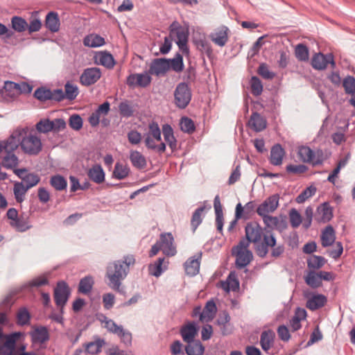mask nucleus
<instances>
[{
  "label": "nucleus",
  "mask_w": 355,
  "mask_h": 355,
  "mask_svg": "<svg viewBox=\"0 0 355 355\" xmlns=\"http://www.w3.org/2000/svg\"><path fill=\"white\" fill-rule=\"evenodd\" d=\"M133 256L128 255L123 260H116L110 262L106 268L105 277L108 279L107 285L112 289L120 292L122 281L127 277L130 266L135 264Z\"/></svg>",
  "instance_id": "obj_1"
},
{
  "label": "nucleus",
  "mask_w": 355,
  "mask_h": 355,
  "mask_svg": "<svg viewBox=\"0 0 355 355\" xmlns=\"http://www.w3.org/2000/svg\"><path fill=\"white\" fill-rule=\"evenodd\" d=\"M269 248L271 249V257H279L285 250L283 244L277 243L275 234L270 231H266L263 235V240L261 243L255 246L257 254L261 258L266 257Z\"/></svg>",
  "instance_id": "obj_2"
},
{
  "label": "nucleus",
  "mask_w": 355,
  "mask_h": 355,
  "mask_svg": "<svg viewBox=\"0 0 355 355\" xmlns=\"http://www.w3.org/2000/svg\"><path fill=\"white\" fill-rule=\"evenodd\" d=\"M146 146L159 154L166 150V144L162 142L161 130L157 123L152 121L148 124V132L144 135Z\"/></svg>",
  "instance_id": "obj_3"
},
{
  "label": "nucleus",
  "mask_w": 355,
  "mask_h": 355,
  "mask_svg": "<svg viewBox=\"0 0 355 355\" xmlns=\"http://www.w3.org/2000/svg\"><path fill=\"white\" fill-rule=\"evenodd\" d=\"M20 147L23 152L29 155H37L42 149V144L39 137L29 134L23 135L21 141Z\"/></svg>",
  "instance_id": "obj_4"
},
{
  "label": "nucleus",
  "mask_w": 355,
  "mask_h": 355,
  "mask_svg": "<svg viewBox=\"0 0 355 355\" xmlns=\"http://www.w3.org/2000/svg\"><path fill=\"white\" fill-rule=\"evenodd\" d=\"M191 91L186 83H179L174 91V103L180 108L184 109L191 100Z\"/></svg>",
  "instance_id": "obj_5"
},
{
  "label": "nucleus",
  "mask_w": 355,
  "mask_h": 355,
  "mask_svg": "<svg viewBox=\"0 0 355 355\" xmlns=\"http://www.w3.org/2000/svg\"><path fill=\"white\" fill-rule=\"evenodd\" d=\"M298 155L304 163L313 166L321 165L323 162V153L321 150H313L309 146H302L298 148Z\"/></svg>",
  "instance_id": "obj_6"
},
{
  "label": "nucleus",
  "mask_w": 355,
  "mask_h": 355,
  "mask_svg": "<svg viewBox=\"0 0 355 355\" xmlns=\"http://www.w3.org/2000/svg\"><path fill=\"white\" fill-rule=\"evenodd\" d=\"M70 293V289L66 282L63 281L58 282L54 289V300L57 306L60 308L61 312L68 301Z\"/></svg>",
  "instance_id": "obj_7"
},
{
  "label": "nucleus",
  "mask_w": 355,
  "mask_h": 355,
  "mask_svg": "<svg viewBox=\"0 0 355 355\" xmlns=\"http://www.w3.org/2000/svg\"><path fill=\"white\" fill-rule=\"evenodd\" d=\"M104 327L109 332L117 335L125 344L131 343V333L128 330L124 329L121 325L116 324L114 320L110 319L106 321Z\"/></svg>",
  "instance_id": "obj_8"
},
{
  "label": "nucleus",
  "mask_w": 355,
  "mask_h": 355,
  "mask_svg": "<svg viewBox=\"0 0 355 355\" xmlns=\"http://www.w3.org/2000/svg\"><path fill=\"white\" fill-rule=\"evenodd\" d=\"M26 134L24 128H18L12 132L7 140L3 141L4 153H14L20 146L21 139Z\"/></svg>",
  "instance_id": "obj_9"
},
{
  "label": "nucleus",
  "mask_w": 355,
  "mask_h": 355,
  "mask_svg": "<svg viewBox=\"0 0 355 355\" xmlns=\"http://www.w3.org/2000/svg\"><path fill=\"white\" fill-rule=\"evenodd\" d=\"M246 238L254 243L256 246L261 243V238H263L262 227L256 222L248 223L245 228Z\"/></svg>",
  "instance_id": "obj_10"
},
{
  "label": "nucleus",
  "mask_w": 355,
  "mask_h": 355,
  "mask_svg": "<svg viewBox=\"0 0 355 355\" xmlns=\"http://www.w3.org/2000/svg\"><path fill=\"white\" fill-rule=\"evenodd\" d=\"M101 71L98 67L87 68L80 76V83L85 87L91 86L101 78Z\"/></svg>",
  "instance_id": "obj_11"
},
{
  "label": "nucleus",
  "mask_w": 355,
  "mask_h": 355,
  "mask_svg": "<svg viewBox=\"0 0 355 355\" xmlns=\"http://www.w3.org/2000/svg\"><path fill=\"white\" fill-rule=\"evenodd\" d=\"M328 64H330L334 68L336 63L334 60V55L331 53L323 54L318 53L315 54L311 60V65L313 69L317 70H324L327 68Z\"/></svg>",
  "instance_id": "obj_12"
},
{
  "label": "nucleus",
  "mask_w": 355,
  "mask_h": 355,
  "mask_svg": "<svg viewBox=\"0 0 355 355\" xmlns=\"http://www.w3.org/2000/svg\"><path fill=\"white\" fill-rule=\"evenodd\" d=\"M279 196L273 194L267 198L257 209L258 215L268 214L275 211L279 206Z\"/></svg>",
  "instance_id": "obj_13"
},
{
  "label": "nucleus",
  "mask_w": 355,
  "mask_h": 355,
  "mask_svg": "<svg viewBox=\"0 0 355 355\" xmlns=\"http://www.w3.org/2000/svg\"><path fill=\"white\" fill-rule=\"evenodd\" d=\"M170 69V64L166 58H155L150 65L148 73L156 76H164Z\"/></svg>",
  "instance_id": "obj_14"
},
{
  "label": "nucleus",
  "mask_w": 355,
  "mask_h": 355,
  "mask_svg": "<svg viewBox=\"0 0 355 355\" xmlns=\"http://www.w3.org/2000/svg\"><path fill=\"white\" fill-rule=\"evenodd\" d=\"M193 42L197 49L202 55L205 54L208 58H211L213 53L212 47L211 44L207 40L205 34H195L193 38Z\"/></svg>",
  "instance_id": "obj_15"
},
{
  "label": "nucleus",
  "mask_w": 355,
  "mask_h": 355,
  "mask_svg": "<svg viewBox=\"0 0 355 355\" xmlns=\"http://www.w3.org/2000/svg\"><path fill=\"white\" fill-rule=\"evenodd\" d=\"M162 250L166 256H174L177 251L174 245V238L171 233H164L160 235L159 241Z\"/></svg>",
  "instance_id": "obj_16"
},
{
  "label": "nucleus",
  "mask_w": 355,
  "mask_h": 355,
  "mask_svg": "<svg viewBox=\"0 0 355 355\" xmlns=\"http://www.w3.org/2000/svg\"><path fill=\"white\" fill-rule=\"evenodd\" d=\"M30 336L32 343L34 344H44L50 338L49 330L44 326L33 327V330L30 332Z\"/></svg>",
  "instance_id": "obj_17"
},
{
  "label": "nucleus",
  "mask_w": 355,
  "mask_h": 355,
  "mask_svg": "<svg viewBox=\"0 0 355 355\" xmlns=\"http://www.w3.org/2000/svg\"><path fill=\"white\" fill-rule=\"evenodd\" d=\"M151 77L148 72L130 75L127 78V84L130 87H146L150 84Z\"/></svg>",
  "instance_id": "obj_18"
},
{
  "label": "nucleus",
  "mask_w": 355,
  "mask_h": 355,
  "mask_svg": "<svg viewBox=\"0 0 355 355\" xmlns=\"http://www.w3.org/2000/svg\"><path fill=\"white\" fill-rule=\"evenodd\" d=\"M259 216L262 217L266 226L271 230L275 229L282 232L287 227V222L286 219H280L277 216H272L268 214Z\"/></svg>",
  "instance_id": "obj_19"
},
{
  "label": "nucleus",
  "mask_w": 355,
  "mask_h": 355,
  "mask_svg": "<svg viewBox=\"0 0 355 355\" xmlns=\"http://www.w3.org/2000/svg\"><path fill=\"white\" fill-rule=\"evenodd\" d=\"M333 217L332 208L328 202H324L317 208L315 220L319 223H327Z\"/></svg>",
  "instance_id": "obj_20"
},
{
  "label": "nucleus",
  "mask_w": 355,
  "mask_h": 355,
  "mask_svg": "<svg viewBox=\"0 0 355 355\" xmlns=\"http://www.w3.org/2000/svg\"><path fill=\"white\" fill-rule=\"evenodd\" d=\"M176 36L177 40L176 44L178 46L180 50L184 54H189V49L187 46L189 39V31L186 28H180L176 33L173 34Z\"/></svg>",
  "instance_id": "obj_21"
},
{
  "label": "nucleus",
  "mask_w": 355,
  "mask_h": 355,
  "mask_svg": "<svg viewBox=\"0 0 355 355\" xmlns=\"http://www.w3.org/2000/svg\"><path fill=\"white\" fill-rule=\"evenodd\" d=\"M306 297L307 298L306 306L311 311L323 307L327 302L326 296L322 294H313L310 297L306 295Z\"/></svg>",
  "instance_id": "obj_22"
},
{
  "label": "nucleus",
  "mask_w": 355,
  "mask_h": 355,
  "mask_svg": "<svg viewBox=\"0 0 355 355\" xmlns=\"http://www.w3.org/2000/svg\"><path fill=\"white\" fill-rule=\"evenodd\" d=\"M228 28L221 26L209 35L211 41L219 46H224L228 41Z\"/></svg>",
  "instance_id": "obj_23"
},
{
  "label": "nucleus",
  "mask_w": 355,
  "mask_h": 355,
  "mask_svg": "<svg viewBox=\"0 0 355 355\" xmlns=\"http://www.w3.org/2000/svg\"><path fill=\"white\" fill-rule=\"evenodd\" d=\"M180 334L185 343H191L198 335V327L194 322H189L181 327Z\"/></svg>",
  "instance_id": "obj_24"
},
{
  "label": "nucleus",
  "mask_w": 355,
  "mask_h": 355,
  "mask_svg": "<svg viewBox=\"0 0 355 355\" xmlns=\"http://www.w3.org/2000/svg\"><path fill=\"white\" fill-rule=\"evenodd\" d=\"M202 253L198 255L190 257L184 263V269L187 275L193 277L199 272L200 269V259H201Z\"/></svg>",
  "instance_id": "obj_25"
},
{
  "label": "nucleus",
  "mask_w": 355,
  "mask_h": 355,
  "mask_svg": "<svg viewBox=\"0 0 355 355\" xmlns=\"http://www.w3.org/2000/svg\"><path fill=\"white\" fill-rule=\"evenodd\" d=\"M267 121L257 112H253L248 121L249 127L255 132H261L266 128Z\"/></svg>",
  "instance_id": "obj_26"
},
{
  "label": "nucleus",
  "mask_w": 355,
  "mask_h": 355,
  "mask_svg": "<svg viewBox=\"0 0 355 355\" xmlns=\"http://www.w3.org/2000/svg\"><path fill=\"white\" fill-rule=\"evenodd\" d=\"M233 254L236 256V266L239 269L248 266L253 257L250 250L233 251Z\"/></svg>",
  "instance_id": "obj_27"
},
{
  "label": "nucleus",
  "mask_w": 355,
  "mask_h": 355,
  "mask_svg": "<svg viewBox=\"0 0 355 355\" xmlns=\"http://www.w3.org/2000/svg\"><path fill=\"white\" fill-rule=\"evenodd\" d=\"M217 312L216 305L213 300H209L200 315L201 322H209L211 321L215 317Z\"/></svg>",
  "instance_id": "obj_28"
},
{
  "label": "nucleus",
  "mask_w": 355,
  "mask_h": 355,
  "mask_svg": "<svg viewBox=\"0 0 355 355\" xmlns=\"http://www.w3.org/2000/svg\"><path fill=\"white\" fill-rule=\"evenodd\" d=\"M285 151L280 144H275L270 150V162L274 166L282 164Z\"/></svg>",
  "instance_id": "obj_29"
},
{
  "label": "nucleus",
  "mask_w": 355,
  "mask_h": 355,
  "mask_svg": "<svg viewBox=\"0 0 355 355\" xmlns=\"http://www.w3.org/2000/svg\"><path fill=\"white\" fill-rule=\"evenodd\" d=\"M89 178L96 184H101L105 181V173L99 164L92 166L87 171Z\"/></svg>",
  "instance_id": "obj_30"
},
{
  "label": "nucleus",
  "mask_w": 355,
  "mask_h": 355,
  "mask_svg": "<svg viewBox=\"0 0 355 355\" xmlns=\"http://www.w3.org/2000/svg\"><path fill=\"white\" fill-rule=\"evenodd\" d=\"M162 132L165 141L167 143L171 151L173 152L177 149V140L173 135V130L168 124H164L162 126Z\"/></svg>",
  "instance_id": "obj_31"
},
{
  "label": "nucleus",
  "mask_w": 355,
  "mask_h": 355,
  "mask_svg": "<svg viewBox=\"0 0 355 355\" xmlns=\"http://www.w3.org/2000/svg\"><path fill=\"white\" fill-rule=\"evenodd\" d=\"M275 333L272 330L263 331L260 336V345L263 351L268 352L273 345Z\"/></svg>",
  "instance_id": "obj_32"
},
{
  "label": "nucleus",
  "mask_w": 355,
  "mask_h": 355,
  "mask_svg": "<svg viewBox=\"0 0 355 355\" xmlns=\"http://www.w3.org/2000/svg\"><path fill=\"white\" fill-rule=\"evenodd\" d=\"M10 225L20 232H26L32 227L28 216H20L15 221H10Z\"/></svg>",
  "instance_id": "obj_33"
},
{
  "label": "nucleus",
  "mask_w": 355,
  "mask_h": 355,
  "mask_svg": "<svg viewBox=\"0 0 355 355\" xmlns=\"http://www.w3.org/2000/svg\"><path fill=\"white\" fill-rule=\"evenodd\" d=\"M214 207L216 214V224L218 232H221L223 226V214L222 205L218 196H216L214 200Z\"/></svg>",
  "instance_id": "obj_34"
},
{
  "label": "nucleus",
  "mask_w": 355,
  "mask_h": 355,
  "mask_svg": "<svg viewBox=\"0 0 355 355\" xmlns=\"http://www.w3.org/2000/svg\"><path fill=\"white\" fill-rule=\"evenodd\" d=\"M336 239L335 231L332 226L328 225L322 232L321 242L323 247L331 245Z\"/></svg>",
  "instance_id": "obj_35"
},
{
  "label": "nucleus",
  "mask_w": 355,
  "mask_h": 355,
  "mask_svg": "<svg viewBox=\"0 0 355 355\" xmlns=\"http://www.w3.org/2000/svg\"><path fill=\"white\" fill-rule=\"evenodd\" d=\"M185 352L187 355H202L205 347L199 340H194L191 343H187Z\"/></svg>",
  "instance_id": "obj_36"
},
{
  "label": "nucleus",
  "mask_w": 355,
  "mask_h": 355,
  "mask_svg": "<svg viewBox=\"0 0 355 355\" xmlns=\"http://www.w3.org/2000/svg\"><path fill=\"white\" fill-rule=\"evenodd\" d=\"M46 27L51 32H57L60 28V19L58 15L55 12H50L47 14L45 20Z\"/></svg>",
  "instance_id": "obj_37"
},
{
  "label": "nucleus",
  "mask_w": 355,
  "mask_h": 355,
  "mask_svg": "<svg viewBox=\"0 0 355 355\" xmlns=\"http://www.w3.org/2000/svg\"><path fill=\"white\" fill-rule=\"evenodd\" d=\"M130 159L133 166L137 168L142 169L146 166V159L145 157L137 150L130 151Z\"/></svg>",
  "instance_id": "obj_38"
},
{
  "label": "nucleus",
  "mask_w": 355,
  "mask_h": 355,
  "mask_svg": "<svg viewBox=\"0 0 355 355\" xmlns=\"http://www.w3.org/2000/svg\"><path fill=\"white\" fill-rule=\"evenodd\" d=\"M96 62L107 69H112L114 66L113 56L107 52H101L96 56Z\"/></svg>",
  "instance_id": "obj_39"
},
{
  "label": "nucleus",
  "mask_w": 355,
  "mask_h": 355,
  "mask_svg": "<svg viewBox=\"0 0 355 355\" xmlns=\"http://www.w3.org/2000/svg\"><path fill=\"white\" fill-rule=\"evenodd\" d=\"M105 40L103 37L97 34H90L86 36L83 40V44L86 46L96 48L105 44Z\"/></svg>",
  "instance_id": "obj_40"
},
{
  "label": "nucleus",
  "mask_w": 355,
  "mask_h": 355,
  "mask_svg": "<svg viewBox=\"0 0 355 355\" xmlns=\"http://www.w3.org/2000/svg\"><path fill=\"white\" fill-rule=\"evenodd\" d=\"M94 279L91 276H87L80 279L78 285V292L87 295L89 294L93 287Z\"/></svg>",
  "instance_id": "obj_41"
},
{
  "label": "nucleus",
  "mask_w": 355,
  "mask_h": 355,
  "mask_svg": "<svg viewBox=\"0 0 355 355\" xmlns=\"http://www.w3.org/2000/svg\"><path fill=\"white\" fill-rule=\"evenodd\" d=\"M28 190V188L26 187L23 182H16L14 184L13 192L17 202L21 203L24 200L25 195Z\"/></svg>",
  "instance_id": "obj_42"
},
{
  "label": "nucleus",
  "mask_w": 355,
  "mask_h": 355,
  "mask_svg": "<svg viewBox=\"0 0 355 355\" xmlns=\"http://www.w3.org/2000/svg\"><path fill=\"white\" fill-rule=\"evenodd\" d=\"M104 344V340L98 338L94 341L85 345V351L92 354H96L101 351V347Z\"/></svg>",
  "instance_id": "obj_43"
},
{
  "label": "nucleus",
  "mask_w": 355,
  "mask_h": 355,
  "mask_svg": "<svg viewBox=\"0 0 355 355\" xmlns=\"http://www.w3.org/2000/svg\"><path fill=\"white\" fill-rule=\"evenodd\" d=\"M304 280L306 284L313 288H317L322 285L319 273L315 271L309 272Z\"/></svg>",
  "instance_id": "obj_44"
},
{
  "label": "nucleus",
  "mask_w": 355,
  "mask_h": 355,
  "mask_svg": "<svg viewBox=\"0 0 355 355\" xmlns=\"http://www.w3.org/2000/svg\"><path fill=\"white\" fill-rule=\"evenodd\" d=\"M50 184L57 191H63L67 187V182L63 176L55 175L51 178Z\"/></svg>",
  "instance_id": "obj_45"
},
{
  "label": "nucleus",
  "mask_w": 355,
  "mask_h": 355,
  "mask_svg": "<svg viewBox=\"0 0 355 355\" xmlns=\"http://www.w3.org/2000/svg\"><path fill=\"white\" fill-rule=\"evenodd\" d=\"M2 164L6 168H14L19 163L18 157L14 153H5V155L2 157Z\"/></svg>",
  "instance_id": "obj_46"
},
{
  "label": "nucleus",
  "mask_w": 355,
  "mask_h": 355,
  "mask_svg": "<svg viewBox=\"0 0 355 355\" xmlns=\"http://www.w3.org/2000/svg\"><path fill=\"white\" fill-rule=\"evenodd\" d=\"M64 96L65 98L73 101L74 100L79 94L78 87L74 85L71 83L70 82H67L64 85Z\"/></svg>",
  "instance_id": "obj_47"
},
{
  "label": "nucleus",
  "mask_w": 355,
  "mask_h": 355,
  "mask_svg": "<svg viewBox=\"0 0 355 355\" xmlns=\"http://www.w3.org/2000/svg\"><path fill=\"white\" fill-rule=\"evenodd\" d=\"M11 25L12 28L18 33L24 32L28 27V24L26 20L17 16L12 17Z\"/></svg>",
  "instance_id": "obj_48"
},
{
  "label": "nucleus",
  "mask_w": 355,
  "mask_h": 355,
  "mask_svg": "<svg viewBox=\"0 0 355 355\" xmlns=\"http://www.w3.org/2000/svg\"><path fill=\"white\" fill-rule=\"evenodd\" d=\"M170 69L175 72H180L184 69L183 58L180 53H177L174 58L168 59Z\"/></svg>",
  "instance_id": "obj_49"
},
{
  "label": "nucleus",
  "mask_w": 355,
  "mask_h": 355,
  "mask_svg": "<svg viewBox=\"0 0 355 355\" xmlns=\"http://www.w3.org/2000/svg\"><path fill=\"white\" fill-rule=\"evenodd\" d=\"M31 319V315L28 309L25 307H22L19 309L17 313V322L21 326L26 325L29 324Z\"/></svg>",
  "instance_id": "obj_50"
},
{
  "label": "nucleus",
  "mask_w": 355,
  "mask_h": 355,
  "mask_svg": "<svg viewBox=\"0 0 355 355\" xmlns=\"http://www.w3.org/2000/svg\"><path fill=\"white\" fill-rule=\"evenodd\" d=\"M129 171L127 166L117 162L114 166L113 175L118 180H122L128 176Z\"/></svg>",
  "instance_id": "obj_51"
},
{
  "label": "nucleus",
  "mask_w": 355,
  "mask_h": 355,
  "mask_svg": "<svg viewBox=\"0 0 355 355\" xmlns=\"http://www.w3.org/2000/svg\"><path fill=\"white\" fill-rule=\"evenodd\" d=\"M22 181L26 187H27L28 189H30L31 188L33 187L34 186L37 185L39 183V182L40 181V178L36 173H30L26 174L25 177L23 178Z\"/></svg>",
  "instance_id": "obj_52"
},
{
  "label": "nucleus",
  "mask_w": 355,
  "mask_h": 355,
  "mask_svg": "<svg viewBox=\"0 0 355 355\" xmlns=\"http://www.w3.org/2000/svg\"><path fill=\"white\" fill-rule=\"evenodd\" d=\"M316 188L313 186H310L306 188L295 199L296 202L301 204L304 202L307 199L315 195Z\"/></svg>",
  "instance_id": "obj_53"
},
{
  "label": "nucleus",
  "mask_w": 355,
  "mask_h": 355,
  "mask_svg": "<svg viewBox=\"0 0 355 355\" xmlns=\"http://www.w3.org/2000/svg\"><path fill=\"white\" fill-rule=\"evenodd\" d=\"M164 257H159L154 263L149 266L150 273L155 277H159L163 272L162 264Z\"/></svg>",
  "instance_id": "obj_54"
},
{
  "label": "nucleus",
  "mask_w": 355,
  "mask_h": 355,
  "mask_svg": "<svg viewBox=\"0 0 355 355\" xmlns=\"http://www.w3.org/2000/svg\"><path fill=\"white\" fill-rule=\"evenodd\" d=\"M325 262L324 257L313 255L307 260V265L309 268L319 269L324 265Z\"/></svg>",
  "instance_id": "obj_55"
},
{
  "label": "nucleus",
  "mask_w": 355,
  "mask_h": 355,
  "mask_svg": "<svg viewBox=\"0 0 355 355\" xmlns=\"http://www.w3.org/2000/svg\"><path fill=\"white\" fill-rule=\"evenodd\" d=\"M51 121L49 119H41L36 123V130L40 133H48L53 131Z\"/></svg>",
  "instance_id": "obj_56"
},
{
  "label": "nucleus",
  "mask_w": 355,
  "mask_h": 355,
  "mask_svg": "<svg viewBox=\"0 0 355 355\" xmlns=\"http://www.w3.org/2000/svg\"><path fill=\"white\" fill-rule=\"evenodd\" d=\"M18 84L12 81H6L4 84V89L6 95L15 98L18 96Z\"/></svg>",
  "instance_id": "obj_57"
},
{
  "label": "nucleus",
  "mask_w": 355,
  "mask_h": 355,
  "mask_svg": "<svg viewBox=\"0 0 355 355\" xmlns=\"http://www.w3.org/2000/svg\"><path fill=\"white\" fill-rule=\"evenodd\" d=\"M205 210V207H198L193 214L191 225L193 229V231L195 232L199 225L202 223V214Z\"/></svg>",
  "instance_id": "obj_58"
},
{
  "label": "nucleus",
  "mask_w": 355,
  "mask_h": 355,
  "mask_svg": "<svg viewBox=\"0 0 355 355\" xmlns=\"http://www.w3.org/2000/svg\"><path fill=\"white\" fill-rule=\"evenodd\" d=\"M251 92L254 96H259L263 91V85L260 79L257 76H252L250 80Z\"/></svg>",
  "instance_id": "obj_59"
},
{
  "label": "nucleus",
  "mask_w": 355,
  "mask_h": 355,
  "mask_svg": "<svg viewBox=\"0 0 355 355\" xmlns=\"http://www.w3.org/2000/svg\"><path fill=\"white\" fill-rule=\"evenodd\" d=\"M51 89L42 87L35 91L34 96L40 101H46L51 99Z\"/></svg>",
  "instance_id": "obj_60"
},
{
  "label": "nucleus",
  "mask_w": 355,
  "mask_h": 355,
  "mask_svg": "<svg viewBox=\"0 0 355 355\" xmlns=\"http://www.w3.org/2000/svg\"><path fill=\"white\" fill-rule=\"evenodd\" d=\"M295 56L300 61L308 60L309 50L307 47L302 44H297L295 48Z\"/></svg>",
  "instance_id": "obj_61"
},
{
  "label": "nucleus",
  "mask_w": 355,
  "mask_h": 355,
  "mask_svg": "<svg viewBox=\"0 0 355 355\" xmlns=\"http://www.w3.org/2000/svg\"><path fill=\"white\" fill-rule=\"evenodd\" d=\"M181 130L187 133H192L195 130L193 121L188 117H182L180 121Z\"/></svg>",
  "instance_id": "obj_62"
},
{
  "label": "nucleus",
  "mask_w": 355,
  "mask_h": 355,
  "mask_svg": "<svg viewBox=\"0 0 355 355\" xmlns=\"http://www.w3.org/2000/svg\"><path fill=\"white\" fill-rule=\"evenodd\" d=\"M257 73L263 78L266 80H272L275 76V73L270 71L268 65L265 63H261L259 65Z\"/></svg>",
  "instance_id": "obj_63"
},
{
  "label": "nucleus",
  "mask_w": 355,
  "mask_h": 355,
  "mask_svg": "<svg viewBox=\"0 0 355 355\" xmlns=\"http://www.w3.org/2000/svg\"><path fill=\"white\" fill-rule=\"evenodd\" d=\"M289 218L291 225L294 228L299 227L302 223V216L300 213L294 208L291 209L289 212Z\"/></svg>",
  "instance_id": "obj_64"
}]
</instances>
